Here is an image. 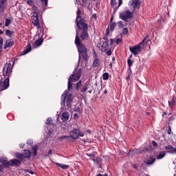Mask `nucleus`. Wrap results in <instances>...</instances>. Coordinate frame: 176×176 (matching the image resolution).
Returning a JSON list of instances; mask_svg holds the SVG:
<instances>
[{
  "mask_svg": "<svg viewBox=\"0 0 176 176\" xmlns=\"http://www.w3.org/2000/svg\"><path fill=\"white\" fill-rule=\"evenodd\" d=\"M16 157L17 159H20V160H23L24 158L31 157L32 153L28 150H25L23 154H19V153H16Z\"/></svg>",
  "mask_w": 176,
  "mask_h": 176,
  "instance_id": "obj_7",
  "label": "nucleus"
},
{
  "mask_svg": "<svg viewBox=\"0 0 176 176\" xmlns=\"http://www.w3.org/2000/svg\"><path fill=\"white\" fill-rule=\"evenodd\" d=\"M67 138H69V136L63 135L59 138V141H63V140H65Z\"/></svg>",
  "mask_w": 176,
  "mask_h": 176,
  "instance_id": "obj_35",
  "label": "nucleus"
},
{
  "mask_svg": "<svg viewBox=\"0 0 176 176\" xmlns=\"http://www.w3.org/2000/svg\"><path fill=\"white\" fill-rule=\"evenodd\" d=\"M9 87V78H6L3 82L0 80V91L6 90Z\"/></svg>",
  "mask_w": 176,
  "mask_h": 176,
  "instance_id": "obj_9",
  "label": "nucleus"
},
{
  "mask_svg": "<svg viewBox=\"0 0 176 176\" xmlns=\"http://www.w3.org/2000/svg\"><path fill=\"white\" fill-rule=\"evenodd\" d=\"M6 0H0V13H3L5 11V3Z\"/></svg>",
  "mask_w": 176,
  "mask_h": 176,
  "instance_id": "obj_15",
  "label": "nucleus"
},
{
  "mask_svg": "<svg viewBox=\"0 0 176 176\" xmlns=\"http://www.w3.org/2000/svg\"><path fill=\"white\" fill-rule=\"evenodd\" d=\"M82 76V70L78 69L77 72L73 74L72 76L69 77L68 80V90H71L72 89V82H76V80H79L80 79V76Z\"/></svg>",
  "mask_w": 176,
  "mask_h": 176,
  "instance_id": "obj_3",
  "label": "nucleus"
},
{
  "mask_svg": "<svg viewBox=\"0 0 176 176\" xmlns=\"http://www.w3.org/2000/svg\"><path fill=\"white\" fill-rule=\"evenodd\" d=\"M126 79H130V76H128L126 77Z\"/></svg>",
  "mask_w": 176,
  "mask_h": 176,
  "instance_id": "obj_62",
  "label": "nucleus"
},
{
  "mask_svg": "<svg viewBox=\"0 0 176 176\" xmlns=\"http://www.w3.org/2000/svg\"><path fill=\"white\" fill-rule=\"evenodd\" d=\"M155 158H147L145 160L144 162L146 164H153L155 162Z\"/></svg>",
  "mask_w": 176,
  "mask_h": 176,
  "instance_id": "obj_20",
  "label": "nucleus"
},
{
  "mask_svg": "<svg viewBox=\"0 0 176 176\" xmlns=\"http://www.w3.org/2000/svg\"><path fill=\"white\" fill-rule=\"evenodd\" d=\"M123 21H120L117 23V25H118L119 28H123L124 27V25L123 24Z\"/></svg>",
  "mask_w": 176,
  "mask_h": 176,
  "instance_id": "obj_31",
  "label": "nucleus"
},
{
  "mask_svg": "<svg viewBox=\"0 0 176 176\" xmlns=\"http://www.w3.org/2000/svg\"><path fill=\"white\" fill-rule=\"evenodd\" d=\"M12 68H13V66L11 63H6L3 69V75H4V76L10 75V74H12Z\"/></svg>",
  "mask_w": 176,
  "mask_h": 176,
  "instance_id": "obj_8",
  "label": "nucleus"
},
{
  "mask_svg": "<svg viewBox=\"0 0 176 176\" xmlns=\"http://www.w3.org/2000/svg\"><path fill=\"white\" fill-rule=\"evenodd\" d=\"M128 64H129V67H131V65H133V60H131V59H129Z\"/></svg>",
  "mask_w": 176,
  "mask_h": 176,
  "instance_id": "obj_44",
  "label": "nucleus"
},
{
  "mask_svg": "<svg viewBox=\"0 0 176 176\" xmlns=\"http://www.w3.org/2000/svg\"><path fill=\"white\" fill-rule=\"evenodd\" d=\"M54 134H56V126L52 125V127L48 131V135H50V137H52Z\"/></svg>",
  "mask_w": 176,
  "mask_h": 176,
  "instance_id": "obj_18",
  "label": "nucleus"
},
{
  "mask_svg": "<svg viewBox=\"0 0 176 176\" xmlns=\"http://www.w3.org/2000/svg\"><path fill=\"white\" fill-rule=\"evenodd\" d=\"M94 61L93 63V66L94 67H98L100 65V59H98V57L97 56V54L95 53L94 54Z\"/></svg>",
  "mask_w": 176,
  "mask_h": 176,
  "instance_id": "obj_14",
  "label": "nucleus"
},
{
  "mask_svg": "<svg viewBox=\"0 0 176 176\" xmlns=\"http://www.w3.org/2000/svg\"><path fill=\"white\" fill-rule=\"evenodd\" d=\"M3 43V40L2 38H0V48L2 47Z\"/></svg>",
  "mask_w": 176,
  "mask_h": 176,
  "instance_id": "obj_48",
  "label": "nucleus"
},
{
  "mask_svg": "<svg viewBox=\"0 0 176 176\" xmlns=\"http://www.w3.org/2000/svg\"><path fill=\"white\" fill-rule=\"evenodd\" d=\"M67 94H68V91H65L63 94L61 96V104H65V98L67 97Z\"/></svg>",
  "mask_w": 176,
  "mask_h": 176,
  "instance_id": "obj_22",
  "label": "nucleus"
},
{
  "mask_svg": "<svg viewBox=\"0 0 176 176\" xmlns=\"http://www.w3.org/2000/svg\"><path fill=\"white\" fill-rule=\"evenodd\" d=\"M77 27L79 30H83V32L81 34L82 39H87V24L85 23V20L80 19L79 23H77Z\"/></svg>",
  "mask_w": 176,
  "mask_h": 176,
  "instance_id": "obj_4",
  "label": "nucleus"
},
{
  "mask_svg": "<svg viewBox=\"0 0 176 176\" xmlns=\"http://www.w3.org/2000/svg\"><path fill=\"white\" fill-rule=\"evenodd\" d=\"M0 171H2V168L0 166Z\"/></svg>",
  "mask_w": 176,
  "mask_h": 176,
  "instance_id": "obj_64",
  "label": "nucleus"
},
{
  "mask_svg": "<svg viewBox=\"0 0 176 176\" xmlns=\"http://www.w3.org/2000/svg\"><path fill=\"white\" fill-rule=\"evenodd\" d=\"M69 119V113L68 112H64L62 114V120L63 122H67Z\"/></svg>",
  "mask_w": 176,
  "mask_h": 176,
  "instance_id": "obj_17",
  "label": "nucleus"
},
{
  "mask_svg": "<svg viewBox=\"0 0 176 176\" xmlns=\"http://www.w3.org/2000/svg\"><path fill=\"white\" fill-rule=\"evenodd\" d=\"M168 134H171V126H168Z\"/></svg>",
  "mask_w": 176,
  "mask_h": 176,
  "instance_id": "obj_45",
  "label": "nucleus"
},
{
  "mask_svg": "<svg viewBox=\"0 0 176 176\" xmlns=\"http://www.w3.org/2000/svg\"><path fill=\"white\" fill-rule=\"evenodd\" d=\"M24 144H19V146H20V148H24Z\"/></svg>",
  "mask_w": 176,
  "mask_h": 176,
  "instance_id": "obj_53",
  "label": "nucleus"
},
{
  "mask_svg": "<svg viewBox=\"0 0 176 176\" xmlns=\"http://www.w3.org/2000/svg\"><path fill=\"white\" fill-rule=\"evenodd\" d=\"M118 2H119L118 3V8H119V6L122 5V0H118Z\"/></svg>",
  "mask_w": 176,
  "mask_h": 176,
  "instance_id": "obj_51",
  "label": "nucleus"
},
{
  "mask_svg": "<svg viewBox=\"0 0 176 176\" xmlns=\"http://www.w3.org/2000/svg\"><path fill=\"white\" fill-rule=\"evenodd\" d=\"M0 162L5 166V167H9V166H10V161H8L6 158H0Z\"/></svg>",
  "mask_w": 176,
  "mask_h": 176,
  "instance_id": "obj_13",
  "label": "nucleus"
},
{
  "mask_svg": "<svg viewBox=\"0 0 176 176\" xmlns=\"http://www.w3.org/2000/svg\"><path fill=\"white\" fill-rule=\"evenodd\" d=\"M32 21L34 25H39V19L38 18V12H34L32 16Z\"/></svg>",
  "mask_w": 176,
  "mask_h": 176,
  "instance_id": "obj_11",
  "label": "nucleus"
},
{
  "mask_svg": "<svg viewBox=\"0 0 176 176\" xmlns=\"http://www.w3.org/2000/svg\"><path fill=\"white\" fill-rule=\"evenodd\" d=\"M32 153L34 156H36V147L32 148Z\"/></svg>",
  "mask_w": 176,
  "mask_h": 176,
  "instance_id": "obj_40",
  "label": "nucleus"
},
{
  "mask_svg": "<svg viewBox=\"0 0 176 176\" xmlns=\"http://www.w3.org/2000/svg\"><path fill=\"white\" fill-rule=\"evenodd\" d=\"M137 153H140V150L138 149H133V150H131L128 155L129 156H134V155H137Z\"/></svg>",
  "mask_w": 176,
  "mask_h": 176,
  "instance_id": "obj_19",
  "label": "nucleus"
},
{
  "mask_svg": "<svg viewBox=\"0 0 176 176\" xmlns=\"http://www.w3.org/2000/svg\"><path fill=\"white\" fill-rule=\"evenodd\" d=\"M85 133L80 131V129H74L70 132V135L69 137H71V138H73L74 140H78L79 137H83Z\"/></svg>",
  "mask_w": 176,
  "mask_h": 176,
  "instance_id": "obj_5",
  "label": "nucleus"
},
{
  "mask_svg": "<svg viewBox=\"0 0 176 176\" xmlns=\"http://www.w3.org/2000/svg\"><path fill=\"white\" fill-rule=\"evenodd\" d=\"M129 6H131L133 9H139L140 6H141V3H140L139 0H131L129 2Z\"/></svg>",
  "mask_w": 176,
  "mask_h": 176,
  "instance_id": "obj_10",
  "label": "nucleus"
},
{
  "mask_svg": "<svg viewBox=\"0 0 176 176\" xmlns=\"http://www.w3.org/2000/svg\"><path fill=\"white\" fill-rule=\"evenodd\" d=\"M31 171H32L31 170H26L25 173H28L29 174H30Z\"/></svg>",
  "mask_w": 176,
  "mask_h": 176,
  "instance_id": "obj_54",
  "label": "nucleus"
},
{
  "mask_svg": "<svg viewBox=\"0 0 176 176\" xmlns=\"http://www.w3.org/2000/svg\"><path fill=\"white\" fill-rule=\"evenodd\" d=\"M88 156H93V154H87Z\"/></svg>",
  "mask_w": 176,
  "mask_h": 176,
  "instance_id": "obj_61",
  "label": "nucleus"
},
{
  "mask_svg": "<svg viewBox=\"0 0 176 176\" xmlns=\"http://www.w3.org/2000/svg\"><path fill=\"white\" fill-rule=\"evenodd\" d=\"M129 33V29H127V28H124L122 30V34L124 35H126V34Z\"/></svg>",
  "mask_w": 176,
  "mask_h": 176,
  "instance_id": "obj_36",
  "label": "nucleus"
},
{
  "mask_svg": "<svg viewBox=\"0 0 176 176\" xmlns=\"http://www.w3.org/2000/svg\"><path fill=\"white\" fill-rule=\"evenodd\" d=\"M13 34H14V32H13V31L12 30H7L6 31V35H7L8 36H10V38H12Z\"/></svg>",
  "mask_w": 176,
  "mask_h": 176,
  "instance_id": "obj_27",
  "label": "nucleus"
},
{
  "mask_svg": "<svg viewBox=\"0 0 176 176\" xmlns=\"http://www.w3.org/2000/svg\"><path fill=\"white\" fill-rule=\"evenodd\" d=\"M20 164V160L14 159L10 160V166H19Z\"/></svg>",
  "mask_w": 176,
  "mask_h": 176,
  "instance_id": "obj_16",
  "label": "nucleus"
},
{
  "mask_svg": "<svg viewBox=\"0 0 176 176\" xmlns=\"http://www.w3.org/2000/svg\"><path fill=\"white\" fill-rule=\"evenodd\" d=\"M75 43L77 45L78 52L80 56L82 57V58L85 60H89V56L87 55V50L86 49V47L83 45V44H81L80 40H79V34L78 32H76Z\"/></svg>",
  "mask_w": 176,
  "mask_h": 176,
  "instance_id": "obj_1",
  "label": "nucleus"
},
{
  "mask_svg": "<svg viewBox=\"0 0 176 176\" xmlns=\"http://www.w3.org/2000/svg\"><path fill=\"white\" fill-rule=\"evenodd\" d=\"M107 89H105V90L104 91V94H107Z\"/></svg>",
  "mask_w": 176,
  "mask_h": 176,
  "instance_id": "obj_56",
  "label": "nucleus"
},
{
  "mask_svg": "<svg viewBox=\"0 0 176 176\" xmlns=\"http://www.w3.org/2000/svg\"><path fill=\"white\" fill-rule=\"evenodd\" d=\"M33 10H34V12H36L38 10V8L35 6H33Z\"/></svg>",
  "mask_w": 176,
  "mask_h": 176,
  "instance_id": "obj_50",
  "label": "nucleus"
},
{
  "mask_svg": "<svg viewBox=\"0 0 176 176\" xmlns=\"http://www.w3.org/2000/svg\"><path fill=\"white\" fill-rule=\"evenodd\" d=\"M11 23H12V21H10L8 19H6V23H5L6 27H8Z\"/></svg>",
  "mask_w": 176,
  "mask_h": 176,
  "instance_id": "obj_33",
  "label": "nucleus"
},
{
  "mask_svg": "<svg viewBox=\"0 0 176 176\" xmlns=\"http://www.w3.org/2000/svg\"><path fill=\"white\" fill-rule=\"evenodd\" d=\"M80 86H82V81H79L78 82H77V84H76L77 90H78V89L80 88Z\"/></svg>",
  "mask_w": 176,
  "mask_h": 176,
  "instance_id": "obj_41",
  "label": "nucleus"
},
{
  "mask_svg": "<svg viewBox=\"0 0 176 176\" xmlns=\"http://www.w3.org/2000/svg\"><path fill=\"white\" fill-rule=\"evenodd\" d=\"M152 144H153V146H157V143H156V142H155V141H153V142H152Z\"/></svg>",
  "mask_w": 176,
  "mask_h": 176,
  "instance_id": "obj_49",
  "label": "nucleus"
},
{
  "mask_svg": "<svg viewBox=\"0 0 176 176\" xmlns=\"http://www.w3.org/2000/svg\"><path fill=\"white\" fill-rule=\"evenodd\" d=\"M106 53L107 56H111V54H112V52L111 50L107 51Z\"/></svg>",
  "mask_w": 176,
  "mask_h": 176,
  "instance_id": "obj_47",
  "label": "nucleus"
},
{
  "mask_svg": "<svg viewBox=\"0 0 176 176\" xmlns=\"http://www.w3.org/2000/svg\"><path fill=\"white\" fill-rule=\"evenodd\" d=\"M56 165L58 166L59 167H60V168H63V170H67V168H68V167H69V166L64 164L56 163Z\"/></svg>",
  "mask_w": 176,
  "mask_h": 176,
  "instance_id": "obj_23",
  "label": "nucleus"
},
{
  "mask_svg": "<svg viewBox=\"0 0 176 176\" xmlns=\"http://www.w3.org/2000/svg\"><path fill=\"white\" fill-rule=\"evenodd\" d=\"M49 154H50V155L52 154V150H50V151H49Z\"/></svg>",
  "mask_w": 176,
  "mask_h": 176,
  "instance_id": "obj_59",
  "label": "nucleus"
},
{
  "mask_svg": "<svg viewBox=\"0 0 176 176\" xmlns=\"http://www.w3.org/2000/svg\"><path fill=\"white\" fill-rule=\"evenodd\" d=\"M165 155H166V153H164V151H162L160 153V154L157 155V159L158 160L163 159Z\"/></svg>",
  "mask_w": 176,
  "mask_h": 176,
  "instance_id": "obj_28",
  "label": "nucleus"
},
{
  "mask_svg": "<svg viewBox=\"0 0 176 176\" xmlns=\"http://www.w3.org/2000/svg\"><path fill=\"white\" fill-rule=\"evenodd\" d=\"M0 34H3V32L1 30H0Z\"/></svg>",
  "mask_w": 176,
  "mask_h": 176,
  "instance_id": "obj_57",
  "label": "nucleus"
},
{
  "mask_svg": "<svg viewBox=\"0 0 176 176\" xmlns=\"http://www.w3.org/2000/svg\"><path fill=\"white\" fill-rule=\"evenodd\" d=\"M80 19V10H77V17H76V23L77 24L79 23L78 21Z\"/></svg>",
  "mask_w": 176,
  "mask_h": 176,
  "instance_id": "obj_30",
  "label": "nucleus"
},
{
  "mask_svg": "<svg viewBox=\"0 0 176 176\" xmlns=\"http://www.w3.org/2000/svg\"><path fill=\"white\" fill-rule=\"evenodd\" d=\"M43 42V41H42V39H38L37 41H35L34 47H38V46H41V45H42Z\"/></svg>",
  "mask_w": 176,
  "mask_h": 176,
  "instance_id": "obj_24",
  "label": "nucleus"
},
{
  "mask_svg": "<svg viewBox=\"0 0 176 176\" xmlns=\"http://www.w3.org/2000/svg\"><path fill=\"white\" fill-rule=\"evenodd\" d=\"M109 78V74H108V73L103 74L102 75L103 80H108Z\"/></svg>",
  "mask_w": 176,
  "mask_h": 176,
  "instance_id": "obj_29",
  "label": "nucleus"
},
{
  "mask_svg": "<svg viewBox=\"0 0 176 176\" xmlns=\"http://www.w3.org/2000/svg\"><path fill=\"white\" fill-rule=\"evenodd\" d=\"M30 52H31V44L27 45V48L23 51V54H27V53H30Z\"/></svg>",
  "mask_w": 176,
  "mask_h": 176,
  "instance_id": "obj_26",
  "label": "nucleus"
},
{
  "mask_svg": "<svg viewBox=\"0 0 176 176\" xmlns=\"http://www.w3.org/2000/svg\"><path fill=\"white\" fill-rule=\"evenodd\" d=\"M116 25V23H111V24L110 25L109 28H108L107 29V34H109V30H110V31H113V30H115Z\"/></svg>",
  "mask_w": 176,
  "mask_h": 176,
  "instance_id": "obj_25",
  "label": "nucleus"
},
{
  "mask_svg": "<svg viewBox=\"0 0 176 176\" xmlns=\"http://www.w3.org/2000/svg\"><path fill=\"white\" fill-rule=\"evenodd\" d=\"M170 107H173L175 104V100L173 99L172 102H168Z\"/></svg>",
  "mask_w": 176,
  "mask_h": 176,
  "instance_id": "obj_43",
  "label": "nucleus"
},
{
  "mask_svg": "<svg viewBox=\"0 0 176 176\" xmlns=\"http://www.w3.org/2000/svg\"><path fill=\"white\" fill-rule=\"evenodd\" d=\"M96 176H108V174L105 173L104 175H102L101 174H98Z\"/></svg>",
  "mask_w": 176,
  "mask_h": 176,
  "instance_id": "obj_52",
  "label": "nucleus"
},
{
  "mask_svg": "<svg viewBox=\"0 0 176 176\" xmlns=\"http://www.w3.org/2000/svg\"><path fill=\"white\" fill-rule=\"evenodd\" d=\"M115 3H116V1L111 0V6H115Z\"/></svg>",
  "mask_w": 176,
  "mask_h": 176,
  "instance_id": "obj_46",
  "label": "nucleus"
},
{
  "mask_svg": "<svg viewBox=\"0 0 176 176\" xmlns=\"http://www.w3.org/2000/svg\"><path fill=\"white\" fill-rule=\"evenodd\" d=\"M146 38L145 37L144 39L138 45H135L134 47H129V50L132 52L133 54L137 56V54H140L142 49H144V46L145 45V41H146Z\"/></svg>",
  "mask_w": 176,
  "mask_h": 176,
  "instance_id": "obj_2",
  "label": "nucleus"
},
{
  "mask_svg": "<svg viewBox=\"0 0 176 176\" xmlns=\"http://www.w3.org/2000/svg\"><path fill=\"white\" fill-rule=\"evenodd\" d=\"M13 46V40L8 39L6 41V47H11Z\"/></svg>",
  "mask_w": 176,
  "mask_h": 176,
  "instance_id": "obj_21",
  "label": "nucleus"
},
{
  "mask_svg": "<svg viewBox=\"0 0 176 176\" xmlns=\"http://www.w3.org/2000/svg\"><path fill=\"white\" fill-rule=\"evenodd\" d=\"M120 17L121 20H124V21H127L129 19H131V17H133V13L129 10H126L120 13Z\"/></svg>",
  "mask_w": 176,
  "mask_h": 176,
  "instance_id": "obj_6",
  "label": "nucleus"
},
{
  "mask_svg": "<svg viewBox=\"0 0 176 176\" xmlns=\"http://www.w3.org/2000/svg\"><path fill=\"white\" fill-rule=\"evenodd\" d=\"M24 1L26 2L27 5H29L30 6H32V3H33L32 0H24Z\"/></svg>",
  "mask_w": 176,
  "mask_h": 176,
  "instance_id": "obj_34",
  "label": "nucleus"
},
{
  "mask_svg": "<svg viewBox=\"0 0 176 176\" xmlns=\"http://www.w3.org/2000/svg\"><path fill=\"white\" fill-rule=\"evenodd\" d=\"M114 42L117 43V45H119V43H122V39L121 38H116L114 40Z\"/></svg>",
  "mask_w": 176,
  "mask_h": 176,
  "instance_id": "obj_37",
  "label": "nucleus"
},
{
  "mask_svg": "<svg viewBox=\"0 0 176 176\" xmlns=\"http://www.w3.org/2000/svg\"><path fill=\"white\" fill-rule=\"evenodd\" d=\"M53 120L52 118H47V121H46V124H49L50 126H52V124H53Z\"/></svg>",
  "mask_w": 176,
  "mask_h": 176,
  "instance_id": "obj_32",
  "label": "nucleus"
},
{
  "mask_svg": "<svg viewBox=\"0 0 176 176\" xmlns=\"http://www.w3.org/2000/svg\"><path fill=\"white\" fill-rule=\"evenodd\" d=\"M100 47L102 52H107L108 50V47H109V44L107 41H102L100 43Z\"/></svg>",
  "mask_w": 176,
  "mask_h": 176,
  "instance_id": "obj_12",
  "label": "nucleus"
},
{
  "mask_svg": "<svg viewBox=\"0 0 176 176\" xmlns=\"http://www.w3.org/2000/svg\"><path fill=\"white\" fill-rule=\"evenodd\" d=\"M72 104V100H67V107L71 108V104Z\"/></svg>",
  "mask_w": 176,
  "mask_h": 176,
  "instance_id": "obj_38",
  "label": "nucleus"
},
{
  "mask_svg": "<svg viewBox=\"0 0 176 176\" xmlns=\"http://www.w3.org/2000/svg\"><path fill=\"white\" fill-rule=\"evenodd\" d=\"M30 174L33 175L34 174V171H30Z\"/></svg>",
  "mask_w": 176,
  "mask_h": 176,
  "instance_id": "obj_60",
  "label": "nucleus"
},
{
  "mask_svg": "<svg viewBox=\"0 0 176 176\" xmlns=\"http://www.w3.org/2000/svg\"><path fill=\"white\" fill-rule=\"evenodd\" d=\"M67 100L68 101H72V94H69L67 98Z\"/></svg>",
  "mask_w": 176,
  "mask_h": 176,
  "instance_id": "obj_42",
  "label": "nucleus"
},
{
  "mask_svg": "<svg viewBox=\"0 0 176 176\" xmlns=\"http://www.w3.org/2000/svg\"><path fill=\"white\" fill-rule=\"evenodd\" d=\"M86 90V88H83L82 89V91H85Z\"/></svg>",
  "mask_w": 176,
  "mask_h": 176,
  "instance_id": "obj_58",
  "label": "nucleus"
},
{
  "mask_svg": "<svg viewBox=\"0 0 176 176\" xmlns=\"http://www.w3.org/2000/svg\"><path fill=\"white\" fill-rule=\"evenodd\" d=\"M165 149L173 151V146L169 145V146H166Z\"/></svg>",
  "mask_w": 176,
  "mask_h": 176,
  "instance_id": "obj_39",
  "label": "nucleus"
},
{
  "mask_svg": "<svg viewBox=\"0 0 176 176\" xmlns=\"http://www.w3.org/2000/svg\"><path fill=\"white\" fill-rule=\"evenodd\" d=\"M172 152H173V153H174V152L176 153V148H174V147H173V150H172Z\"/></svg>",
  "mask_w": 176,
  "mask_h": 176,
  "instance_id": "obj_55",
  "label": "nucleus"
},
{
  "mask_svg": "<svg viewBox=\"0 0 176 176\" xmlns=\"http://www.w3.org/2000/svg\"><path fill=\"white\" fill-rule=\"evenodd\" d=\"M82 2H86L87 0H82Z\"/></svg>",
  "mask_w": 176,
  "mask_h": 176,
  "instance_id": "obj_63",
  "label": "nucleus"
}]
</instances>
